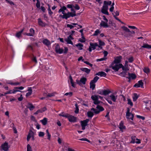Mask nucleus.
Here are the masks:
<instances>
[{
	"mask_svg": "<svg viewBox=\"0 0 151 151\" xmlns=\"http://www.w3.org/2000/svg\"><path fill=\"white\" fill-rule=\"evenodd\" d=\"M121 28L125 31V32L124 34H122V35H124L127 39H129L133 37L135 33L134 31H130L129 29L125 26L122 27Z\"/></svg>",
	"mask_w": 151,
	"mask_h": 151,
	"instance_id": "obj_1",
	"label": "nucleus"
},
{
	"mask_svg": "<svg viewBox=\"0 0 151 151\" xmlns=\"http://www.w3.org/2000/svg\"><path fill=\"white\" fill-rule=\"evenodd\" d=\"M111 4V1H104V5L101 10V12L103 13L108 15L109 13L107 11L108 9V5H110Z\"/></svg>",
	"mask_w": 151,
	"mask_h": 151,
	"instance_id": "obj_2",
	"label": "nucleus"
},
{
	"mask_svg": "<svg viewBox=\"0 0 151 151\" xmlns=\"http://www.w3.org/2000/svg\"><path fill=\"white\" fill-rule=\"evenodd\" d=\"M96 108L97 109L94 108H92L91 109V110L93 111L95 114H98L100 111H103L104 110V109L102 106L99 105H97Z\"/></svg>",
	"mask_w": 151,
	"mask_h": 151,
	"instance_id": "obj_3",
	"label": "nucleus"
},
{
	"mask_svg": "<svg viewBox=\"0 0 151 151\" xmlns=\"http://www.w3.org/2000/svg\"><path fill=\"white\" fill-rule=\"evenodd\" d=\"M115 63H112L111 64V67L112 69L115 70V71H118L119 69L121 68V66H122V64L119 63V64H116L114 65Z\"/></svg>",
	"mask_w": 151,
	"mask_h": 151,
	"instance_id": "obj_4",
	"label": "nucleus"
},
{
	"mask_svg": "<svg viewBox=\"0 0 151 151\" xmlns=\"http://www.w3.org/2000/svg\"><path fill=\"white\" fill-rule=\"evenodd\" d=\"M66 118H67L69 122H75L76 121V117L72 115H70L69 114L63 116Z\"/></svg>",
	"mask_w": 151,
	"mask_h": 151,
	"instance_id": "obj_5",
	"label": "nucleus"
},
{
	"mask_svg": "<svg viewBox=\"0 0 151 151\" xmlns=\"http://www.w3.org/2000/svg\"><path fill=\"white\" fill-rule=\"evenodd\" d=\"M86 78L85 77H83L81 78L80 81L77 80L76 82L77 84L80 86H81L82 84L85 85L86 81Z\"/></svg>",
	"mask_w": 151,
	"mask_h": 151,
	"instance_id": "obj_6",
	"label": "nucleus"
},
{
	"mask_svg": "<svg viewBox=\"0 0 151 151\" xmlns=\"http://www.w3.org/2000/svg\"><path fill=\"white\" fill-rule=\"evenodd\" d=\"M126 117L127 119H130L132 120H133L134 114L130 113V109L128 108H127V111L126 114Z\"/></svg>",
	"mask_w": 151,
	"mask_h": 151,
	"instance_id": "obj_7",
	"label": "nucleus"
},
{
	"mask_svg": "<svg viewBox=\"0 0 151 151\" xmlns=\"http://www.w3.org/2000/svg\"><path fill=\"white\" fill-rule=\"evenodd\" d=\"M9 147L10 146L9 145L8 143L6 142L2 144L1 146V149L4 151H8Z\"/></svg>",
	"mask_w": 151,
	"mask_h": 151,
	"instance_id": "obj_8",
	"label": "nucleus"
},
{
	"mask_svg": "<svg viewBox=\"0 0 151 151\" xmlns=\"http://www.w3.org/2000/svg\"><path fill=\"white\" fill-rule=\"evenodd\" d=\"M89 121V119H87L85 120L82 121L81 122L82 129L83 130H84L85 129V127L87 125V123Z\"/></svg>",
	"mask_w": 151,
	"mask_h": 151,
	"instance_id": "obj_9",
	"label": "nucleus"
},
{
	"mask_svg": "<svg viewBox=\"0 0 151 151\" xmlns=\"http://www.w3.org/2000/svg\"><path fill=\"white\" fill-rule=\"evenodd\" d=\"M90 46L88 48V50L90 52L91 51L92 49L93 50H95L96 49V47L98 46V44L96 43H90Z\"/></svg>",
	"mask_w": 151,
	"mask_h": 151,
	"instance_id": "obj_10",
	"label": "nucleus"
},
{
	"mask_svg": "<svg viewBox=\"0 0 151 151\" xmlns=\"http://www.w3.org/2000/svg\"><path fill=\"white\" fill-rule=\"evenodd\" d=\"M55 51L57 53L61 54L63 52V50L60 48L59 45L57 44L55 47Z\"/></svg>",
	"mask_w": 151,
	"mask_h": 151,
	"instance_id": "obj_11",
	"label": "nucleus"
},
{
	"mask_svg": "<svg viewBox=\"0 0 151 151\" xmlns=\"http://www.w3.org/2000/svg\"><path fill=\"white\" fill-rule=\"evenodd\" d=\"M74 39L72 37L71 35H70L67 38L65 39V40L67 42V43L68 44H70L71 45H73V43L71 41V40H73Z\"/></svg>",
	"mask_w": 151,
	"mask_h": 151,
	"instance_id": "obj_12",
	"label": "nucleus"
},
{
	"mask_svg": "<svg viewBox=\"0 0 151 151\" xmlns=\"http://www.w3.org/2000/svg\"><path fill=\"white\" fill-rule=\"evenodd\" d=\"M122 59V57L121 56H117L114 58V60L113 63L115 64L119 63L121 62V60Z\"/></svg>",
	"mask_w": 151,
	"mask_h": 151,
	"instance_id": "obj_13",
	"label": "nucleus"
},
{
	"mask_svg": "<svg viewBox=\"0 0 151 151\" xmlns=\"http://www.w3.org/2000/svg\"><path fill=\"white\" fill-rule=\"evenodd\" d=\"M143 84L144 83L142 80H140L138 81L137 83L135 84L134 85V87L137 88H139L141 87L142 88H143Z\"/></svg>",
	"mask_w": 151,
	"mask_h": 151,
	"instance_id": "obj_14",
	"label": "nucleus"
},
{
	"mask_svg": "<svg viewBox=\"0 0 151 151\" xmlns=\"http://www.w3.org/2000/svg\"><path fill=\"white\" fill-rule=\"evenodd\" d=\"M101 27L104 28H107L109 27V25L107 24V22L102 21L100 24Z\"/></svg>",
	"mask_w": 151,
	"mask_h": 151,
	"instance_id": "obj_15",
	"label": "nucleus"
},
{
	"mask_svg": "<svg viewBox=\"0 0 151 151\" xmlns=\"http://www.w3.org/2000/svg\"><path fill=\"white\" fill-rule=\"evenodd\" d=\"M128 77H126L127 78L130 79L131 78H132L133 79H135L136 78V75L133 73L130 74L129 73H128Z\"/></svg>",
	"mask_w": 151,
	"mask_h": 151,
	"instance_id": "obj_16",
	"label": "nucleus"
},
{
	"mask_svg": "<svg viewBox=\"0 0 151 151\" xmlns=\"http://www.w3.org/2000/svg\"><path fill=\"white\" fill-rule=\"evenodd\" d=\"M42 42L47 46H49L51 44L50 42L47 39H44L42 41Z\"/></svg>",
	"mask_w": 151,
	"mask_h": 151,
	"instance_id": "obj_17",
	"label": "nucleus"
},
{
	"mask_svg": "<svg viewBox=\"0 0 151 151\" xmlns=\"http://www.w3.org/2000/svg\"><path fill=\"white\" fill-rule=\"evenodd\" d=\"M34 134V133L31 130H30L29 131V134L27 137V141H29L30 138L31 137H32V136Z\"/></svg>",
	"mask_w": 151,
	"mask_h": 151,
	"instance_id": "obj_18",
	"label": "nucleus"
},
{
	"mask_svg": "<svg viewBox=\"0 0 151 151\" xmlns=\"http://www.w3.org/2000/svg\"><path fill=\"white\" fill-rule=\"evenodd\" d=\"M27 107L29 109L30 111H32L35 108V107L32 104L28 103L27 106Z\"/></svg>",
	"mask_w": 151,
	"mask_h": 151,
	"instance_id": "obj_19",
	"label": "nucleus"
},
{
	"mask_svg": "<svg viewBox=\"0 0 151 151\" xmlns=\"http://www.w3.org/2000/svg\"><path fill=\"white\" fill-rule=\"evenodd\" d=\"M18 91H19L18 90H16V89H13V90H10L9 91H8L4 93V95H5L7 94H10L11 93H15L16 92H18Z\"/></svg>",
	"mask_w": 151,
	"mask_h": 151,
	"instance_id": "obj_20",
	"label": "nucleus"
},
{
	"mask_svg": "<svg viewBox=\"0 0 151 151\" xmlns=\"http://www.w3.org/2000/svg\"><path fill=\"white\" fill-rule=\"evenodd\" d=\"M96 75L100 76L101 77L104 76L105 77L106 75V74L104 72L101 71L96 73Z\"/></svg>",
	"mask_w": 151,
	"mask_h": 151,
	"instance_id": "obj_21",
	"label": "nucleus"
},
{
	"mask_svg": "<svg viewBox=\"0 0 151 151\" xmlns=\"http://www.w3.org/2000/svg\"><path fill=\"white\" fill-rule=\"evenodd\" d=\"M109 97L113 101L115 102L117 98V96H114V94H112L110 95Z\"/></svg>",
	"mask_w": 151,
	"mask_h": 151,
	"instance_id": "obj_22",
	"label": "nucleus"
},
{
	"mask_svg": "<svg viewBox=\"0 0 151 151\" xmlns=\"http://www.w3.org/2000/svg\"><path fill=\"white\" fill-rule=\"evenodd\" d=\"M142 48H146L149 49H151V45L147 44L145 43L141 47L140 49H142Z\"/></svg>",
	"mask_w": 151,
	"mask_h": 151,
	"instance_id": "obj_23",
	"label": "nucleus"
},
{
	"mask_svg": "<svg viewBox=\"0 0 151 151\" xmlns=\"http://www.w3.org/2000/svg\"><path fill=\"white\" fill-rule=\"evenodd\" d=\"M99 45H98V47L99 48H100V49H102V46L104 45L105 44L104 42H103L100 39L99 40Z\"/></svg>",
	"mask_w": 151,
	"mask_h": 151,
	"instance_id": "obj_24",
	"label": "nucleus"
},
{
	"mask_svg": "<svg viewBox=\"0 0 151 151\" xmlns=\"http://www.w3.org/2000/svg\"><path fill=\"white\" fill-rule=\"evenodd\" d=\"M128 73H129L127 72V71H123L122 72L120 73L119 75L123 77H127V76H128Z\"/></svg>",
	"mask_w": 151,
	"mask_h": 151,
	"instance_id": "obj_25",
	"label": "nucleus"
},
{
	"mask_svg": "<svg viewBox=\"0 0 151 151\" xmlns=\"http://www.w3.org/2000/svg\"><path fill=\"white\" fill-rule=\"evenodd\" d=\"M30 33L29 34H27L28 36H33L35 35V30L32 28H31L29 30Z\"/></svg>",
	"mask_w": 151,
	"mask_h": 151,
	"instance_id": "obj_26",
	"label": "nucleus"
},
{
	"mask_svg": "<svg viewBox=\"0 0 151 151\" xmlns=\"http://www.w3.org/2000/svg\"><path fill=\"white\" fill-rule=\"evenodd\" d=\"M38 23L39 25L42 27H45L46 24L44 23L40 18L38 19Z\"/></svg>",
	"mask_w": 151,
	"mask_h": 151,
	"instance_id": "obj_27",
	"label": "nucleus"
},
{
	"mask_svg": "<svg viewBox=\"0 0 151 151\" xmlns=\"http://www.w3.org/2000/svg\"><path fill=\"white\" fill-rule=\"evenodd\" d=\"M80 69L83 71L86 72V73L88 74L90 72V70L86 68H81Z\"/></svg>",
	"mask_w": 151,
	"mask_h": 151,
	"instance_id": "obj_28",
	"label": "nucleus"
},
{
	"mask_svg": "<svg viewBox=\"0 0 151 151\" xmlns=\"http://www.w3.org/2000/svg\"><path fill=\"white\" fill-rule=\"evenodd\" d=\"M28 91H29V92H27L26 93V96H28L32 94V90L31 87H29Z\"/></svg>",
	"mask_w": 151,
	"mask_h": 151,
	"instance_id": "obj_29",
	"label": "nucleus"
},
{
	"mask_svg": "<svg viewBox=\"0 0 151 151\" xmlns=\"http://www.w3.org/2000/svg\"><path fill=\"white\" fill-rule=\"evenodd\" d=\"M43 125H45L47 123V119L46 118H44L43 119L40 120Z\"/></svg>",
	"mask_w": 151,
	"mask_h": 151,
	"instance_id": "obj_30",
	"label": "nucleus"
},
{
	"mask_svg": "<svg viewBox=\"0 0 151 151\" xmlns=\"http://www.w3.org/2000/svg\"><path fill=\"white\" fill-rule=\"evenodd\" d=\"M96 85L95 84V83L91 81L90 83V88H91L92 90L94 89Z\"/></svg>",
	"mask_w": 151,
	"mask_h": 151,
	"instance_id": "obj_31",
	"label": "nucleus"
},
{
	"mask_svg": "<svg viewBox=\"0 0 151 151\" xmlns=\"http://www.w3.org/2000/svg\"><path fill=\"white\" fill-rule=\"evenodd\" d=\"M57 94L56 92H55L50 93H49L48 95H47V97H51L52 96H54L55 95Z\"/></svg>",
	"mask_w": 151,
	"mask_h": 151,
	"instance_id": "obj_32",
	"label": "nucleus"
},
{
	"mask_svg": "<svg viewBox=\"0 0 151 151\" xmlns=\"http://www.w3.org/2000/svg\"><path fill=\"white\" fill-rule=\"evenodd\" d=\"M69 78L70 80V83L71 84V86L73 87H75V84L73 82V80L72 78V77L71 75H70L69 76Z\"/></svg>",
	"mask_w": 151,
	"mask_h": 151,
	"instance_id": "obj_33",
	"label": "nucleus"
},
{
	"mask_svg": "<svg viewBox=\"0 0 151 151\" xmlns=\"http://www.w3.org/2000/svg\"><path fill=\"white\" fill-rule=\"evenodd\" d=\"M119 128L121 130H122L123 129H125V127L124 126L122 122H121L120 123L119 125Z\"/></svg>",
	"mask_w": 151,
	"mask_h": 151,
	"instance_id": "obj_34",
	"label": "nucleus"
},
{
	"mask_svg": "<svg viewBox=\"0 0 151 151\" xmlns=\"http://www.w3.org/2000/svg\"><path fill=\"white\" fill-rule=\"evenodd\" d=\"M111 91L109 90H104L103 91V95H106L108 94Z\"/></svg>",
	"mask_w": 151,
	"mask_h": 151,
	"instance_id": "obj_35",
	"label": "nucleus"
},
{
	"mask_svg": "<svg viewBox=\"0 0 151 151\" xmlns=\"http://www.w3.org/2000/svg\"><path fill=\"white\" fill-rule=\"evenodd\" d=\"M24 30V29H22L20 31L17 32L16 34V36L18 37H20L22 33V32H23Z\"/></svg>",
	"mask_w": 151,
	"mask_h": 151,
	"instance_id": "obj_36",
	"label": "nucleus"
},
{
	"mask_svg": "<svg viewBox=\"0 0 151 151\" xmlns=\"http://www.w3.org/2000/svg\"><path fill=\"white\" fill-rule=\"evenodd\" d=\"M68 16H69V17H73L76 16V14H75V11H74V13L72 12H68Z\"/></svg>",
	"mask_w": 151,
	"mask_h": 151,
	"instance_id": "obj_37",
	"label": "nucleus"
},
{
	"mask_svg": "<svg viewBox=\"0 0 151 151\" xmlns=\"http://www.w3.org/2000/svg\"><path fill=\"white\" fill-rule=\"evenodd\" d=\"M87 114L88 116L90 117H92L93 115V112L91 111H88Z\"/></svg>",
	"mask_w": 151,
	"mask_h": 151,
	"instance_id": "obj_38",
	"label": "nucleus"
},
{
	"mask_svg": "<svg viewBox=\"0 0 151 151\" xmlns=\"http://www.w3.org/2000/svg\"><path fill=\"white\" fill-rule=\"evenodd\" d=\"M62 17L63 19H67L69 17V16L68 13L67 14H64L62 16Z\"/></svg>",
	"mask_w": 151,
	"mask_h": 151,
	"instance_id": "obj_39",
	"label": "nucleus"
},
{
	"mask_svg": "<svg viewBox=\"0 0 151 151\" xmlns=\"http://www.w3.org/2000/svg\"><path fill=\"white\" fill-rule=\"evenodd\" d=\"M138 97L137 93H135L134 94V96L133 97V100L134 101H135L138 99Z\"/></svg>",
	"mask_w": 151,
	"mask_h": 151,
	"instance_id": "obj_40",
	"label": "nucleus"
},
{
	"mask_svg": "<svg viewBox=\"0 0 151 151\" xmlns=\"http://www.w3.org/2000/svg\"><path fill=\"white\" fill-rule=\"evenodd\" d=\"M91 98L94 101L96 100H97L98 99V96L96 95L92 96L91 97Z\"/></svg>",
	"mask_w": 151,
	"mask_h": 151,
	"instance_id": "obj_41",
	"label": "nucleus"
},
{
	"mask_svg": "<svg viewBox=\"0 0 151 151\" xmlns=\"http://www.w3.org/2000/svg\"><path fill=\"white\" fill-rule=\"evenodd\" d=\"M76 46L77 47H80L79 48V50H81L82 49V47L83 46V44L81 43H78L76 45Z\"/></svg>",
	"mask_w": 151,
	"mask_h": 151,
	"instance_id": "obj_42",
	"label": "nucleus"
},
{
	"mask_svg": "<svg viewBox=\"0 0 151 151\" xmlns=\"http://www.w3.org/2000/svg\"><path fill=\"white\" fill-rule=\"evenodd\" d=\"M99 78L98 77L96 76L94 78L93 80H91V81H92L93 83H95L97 82V81L99 79Z\"/></svg>",
	"mask_w": 151,
	"mask_h": 151,
	"instance_id": "obj_43",
	"label": "nucleus"
},
{
	"mask_svg": "<svg viewBox=\"0 0 151 151\" xmlns=\"http://www.w3.org/2000/svg\"><path fill=\"white\" fill-rule=\"evenodd\" d=\"M136 138V137L134 136H132L131 137L132 140L130 141V142L131 143H134L135 142V139Z\"/></svg>",
	"mask_w": 151,
	"mask_h": 151,
	"instance_id": "obj_44",
	"label": "nucleus"
},
{
	"mask_svg": "<svg viewBox=\"0 0 151 151\" xmlns=\"http://www.w3.org/2000/svg\"><path fill=\"white\" fill-rule=\"evenodd\" d=\"M46 132L47 134V139L49 140H50V139L51 135H50V133L49 132L48 129H47L46 130Z\"/></svg>",
	"mask_w": 151,
	"mask_h": 151,
	"instance_id": "obj_45",
	"label": "nucleus"
},
{
	"mask_svg": "<svg viewBox=\"0 0 151 151\" xmlns=\"http://www.w3.org/2000/svg\"><path fill=\"white\" fill-rule=\"evenodd\" d=\"M27 151H32V148L29 144L27 145Z\"/></svg>",
	"mask_w": 151,
	"mask_h": 151,
	"instance_id": "obj_46",
	"label": "nucleus"
},
{
	"mask_svg": "<svg viewBox=\"0 0 151 151\" xmlns=\"http://www.w3.org/2000/svg\"><path fill=\"white\" fill-rule=\"evenodd\" d=\"M12 125L13 129L14 130V133L16 134L17 133V131L16 127H14V124L13 123H12Z\"/></svg>",
	"mask_w": 151,
	"mask_h": 151,
	"instance_id": "obj_47",
	"label": "nucleus"
},
{
	"mask_svg": "<svg viewBox=\"0 0 151 151\" xmlns=\"http://www.w3.org/2000/svg\"><path fill=\"white\" fill-rule=\"evenodd\" d=\"M143 70L145 73H148L150 72V70L148 68H145Z\"/></svg>",
	"mask_w": 151,
	"mask_h": 151,
	"instance_id": "obj_48",
	"label": "nucleus"
},
{
	"mask_svg": "<svg viewBox=\"0 0 151 151\" xmlns=\"http://www.w3.org/2000/svg\"><path fill=\"white\" fill-rule=\"evenodd\" d=\"M128 101V104H129L131 106H132L133 105V104L131 100H130L129 99H127Z\"/></svg>",
	"mask_w": 151,
	"mask_h": 151,
	"instance_id": "obj_49",
	"label": "nucleus"
},
{
	"mask_svg": "<svg viewBox=\"0 0 151 151\" xmlns=\"http://www.w3.org/2000/svg\"><path fill=\"white\" fill-rule=\"evenodd\" d=\"M81 141H86L89 142H91L88 139H87L85 138H83L81 139H79Z\"/></svg>",
	"mask_w": 151,
	"mask_h": 151,
	"instance_id": "obj_50",
	"label": "nucleus"
},
{
	"mask_svg": "<svg viewBox=\"0 0 151 151\" xmlns=\"http://www.w3.org/2000/svg\"><path fill=\"white\" fill-rule=\"evenodd\" d=\"M73 95V93L72 92H70L69 93H67L65 94V95L67 96L69 95L70 97L71 96Z\"/></svg>",
	"mask_w": 151,
	"mask_h": 151,
	"instance_id": "obj_51",
	"label": "nucleus"
},
{
	"mask_svg": "<svg viewBox=\"0 0 151 151\" xmlns=\"http://www.w3.org/2000/svg\"><path fill=\"white\" fill-rule=\"evenodd\" d=\"M136 116L138 118L142 119V120H144L145 119L144 117L139 115H137Z\"/></svg>",
	"mask_w": 151,
	"mask_h": 151,
	"instance_id": "obj_52",
	"label": "nucleus"
},
{
	"mask_svg": "<svg viewBox=\"0 0 151 151\" xmlns=\"http://www.w3.org/2000/svg\"><path fill=\"white\" fill-rule=\"evenodd\" d=\"M40 2L39 1H37L36 4V6L37 8H39L40 7Z\"/></svg>",
	"mask_w": 151,
	"mask_h": 151,
	"instance_id": "obj_53",
	"label": "nucleus"
},
{
	"mask_svg": "<svg viewBox=\"0 0 151 151\" xmlns=\"http://www.w3.org/2000/svg\"><path fill=\"white\" fill-rule=\"evenodd\" d=\"M100 33V32L99 31V30H96L95 32V33H94L93 34V36H96L97 35H98V34Z\"/></svg>",
	"mask_w": 151,
	"mask_h": 151,
	"instance_id": "obj_54",
	"label": "nucleus"
},
{
	"mask_svg": "<svg viewBox=\"0 0 151 151\" xmlns=\"http://www.w3.org/2000/svg\"><path fill=\"white\" fill-rule=\"evenodd\" d=\"M24 87L23 86H20V87H15L14 88L16 90H17V89H19L20 90H22L23 89Z\"/></svg>",
	"mask_w": 151,
	"mask_h": 151,
	"instance_id": "obj_55",
	"label": "nucleus"
},
{
	"mask_svg": "<svg viewBox=\"0 0 151 151\" xmlns=\"http://www.w3.org/2000/svg\"><path fill=\"white\" fill-rule=\"evenodd\" d=\"M44 134L43 132H40L39 133V136L40 137H42L44 136Z\"/></svg>",
	"mask_w": 151,
	"mask_h": 151,
	"instance_id": "obj_56",
	"label": "nucleus"
},
{
	"mask_svg": "<svg viewBox=\"0 0 151 151\" xmlns=\"http://www.w3.org/2000/svg\"><path fill=\"white\" fill-rule=\"evenodd\" d=\"M121 68H122L123 71H127V70H128V69L127 68V67H124L122 65V66H121Z\"/></svg>",
	"mask_w": 151,
	"mask_h": 151,
	"instance_id": "obj_57",
	"label": "nucleus"
},
{
	"mask_svg": "<svg viewBox=\"0 0 151 151\" xmlns=\"http://www.w3.org/2000/svg\"><path fill=\"white\" fill-rule=\"evenodd\" d=\"M48 10L49 14L50 15H52L53 14V12H52L50 8L49 7Z\"/></svg>",
	"mask_w": 151,
	"mask_h": 151,
	"instance_id": "obj_58",
	"label": "nucleus"
},
{
	"mask_svg": "<svg viewBox=\"0 0 151 151\" xmlns=\"http://www.w3.org/2000/svg\"><path fill=\"white\" fill-rule=\"evenodd\" d=\"M6 0L7 3H9L10 5H14V3L12 1H9L8 0Z\"/></svg>",
	"mask_w": 151,
	"mask_h": 151,
	"instance_id": "obj_59",
	"label": "nucleus"
},
{
	"mask_svg": "<svg viewBox=\"0 0 151 151\" xmlns=\"http://www.w3.org/2000/svg\"><path fill=\"white\" fill-rule=\"evenodd\" d=\"M93 103L95 104H98L100 103V101L98 100V99H97L94 101Z\"/></svg>",
	"mask_w": 151,
	"mask_h": 151,
	"instance_id": "obj_60",
	"label": "nucleus"
},
{
	"mask_svg": "<svg viewBox=\"0 0 151 151\" xmlns=\"http://www.w3.org/2000/svg\"><path fill=\"white\" fill-rule=\"evenodd\" d=\"M106 59V58H103L101 59H97L96 60L97 61H101L104 60H105Z\"/></svg>",
	"mask_w": 151,
	"mask_h": 151,
	"instance_id": "obj_61",
	"label": "nucleus"
},
{
	"mask_svg": "<svg viewBox=\"0 0 151 151\" xmlns=\"http://www.w3.org/2000/svg\"><path fill=\"white\" fill-rule=\"evenodd\" d=\"M128 61L129 62L132 63L133 60V58L132 57H130L128 59Z\"/></svg>",
	"mask_w": 151,
	"mask_h": 151,
	"instance_id": "obj_62",
	"label": "nucleus"
},
{
	"mask_svg": "<svg viewBox=\"0 0 151 151\" xmlns=\"http://www.w3.org/2000/svg\"><path fill=\"white\" fill-rule=\"evenodd\" d=\"M23 97H22V95L21 94L20 95V97L18 98V101H21L23 100Z\"/></svg>",
	"mask_w": 151,
	"mask_h": 151,
	"instance_id": "obj_63",
	"label": "nucleus"
},
{
	"mask_svg": "<svg viewBox=\"0 0 151 151\" xmlns=\"http://www.w3.org/2000/svg\"><path fill=\"white\" fill-rule=\"evenodd\" d=\"M67 26L68 27L70 28V29H72L74 27L73 26L69 24H68L67 25Z\"/></svg>",
	"mask_w": 151,
	"mask_h": 151,
	"instance_id": "obj_64",
	"label": "nucleus"
}]
</instances>
